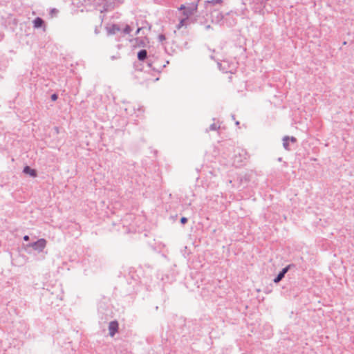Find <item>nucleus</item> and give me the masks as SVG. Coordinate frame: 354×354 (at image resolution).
<instances>
[{
	"label": "nucleus",
	"instance_id": "1",
	"mask_svg": "<svg viewBox=\"0 0 354 354\" xmlns=\"http://www.w3.org/2000/svg\"><path fill=\"white\" fill-rule=\"evenodd\" d=\"M46 245V241L44 239H40L37 241L30 244L28 246L32 248L35 250L42 251Z\"/></svg>",
	"mask_w": 354,
	"mask_h": 354
},
{
	"label": "nucleus",
	"instance_id": "2",
	"mask_svg": "<svg viewBox=\"0 0 354 354\" xmlns=\"http://www.w3.org/2000/svg\"><path fill=\"white\" fill-rule=\"evenodd\" d=\"M118 324L117 322H111L109 324V335L113 337L118 331Z\"/></svg>",
	"mask_w": 354,
	"mask_h": 354
},
{
	"label": "nucleus",
	"instance_id": "3",
	"mask_svg": "<svg viewBox=\"0 0 354 354\" xmlns=\"http://www.w3.org/2000/svg\"><path fill=\"white\" fill-rule=\"evenodd\" d=\"M291 265L287 266L286 268H284L277 275V277L274 279V282L277 283H279L285 274L290 269Z\"/></svg>",
	"mask_w": 354,
	"mask_h": 354
},
{
	"label": "nucleus",
	"instance_id": "4",
	"mask_svg": "<svg viewBox=\"0 0 354 354\" xmlns=\"http://www.w3.org/2000/svg\"><path fill=\"white\" fill-rule=\"evenodd\" d=\"M24 172L26 174L30 175V176L35 177L37 176V172L35 169H31L28 166H26L24 168Z\"/></svg>",
	"mask_w": 354,
	"mask_h": 354
},
{
	"label": "nucleus",
	"instance_id": "5",
	"mask_svg": "<svg viewBox=\"0 0 354 354\" xmlns=\"http://www.w3.org/2000/svg\"><path fill=\"white\" fill-rule=\"evenodd\" d=\"M147 53L146 50H141L138 53V58L140 61H143L147 58Z\"/></svg>",
	"mask_w": 354,
	"mask_h": 354
},
{
	"label": "nucleus",
	"instance_id": "6",
	"mask_svg": "<svg viewBox=\"0 0 354 354\" xmlns=\"http://www.w3.org/2000/svg\"><path fill=\"white\" fill-rule=\"evenodd\" d=\"M33 24H34V27L35 28H40L42 26V25L44 24V21L39 18V17H37L34 21H33Z\"/></svg>",
	"mask_w": 354,
	"mask_h": 354
},
{
	"label": "nucleus",
	"instance_id": "7",
	"mask_svg": "<svg viewBox=\"0 0 354 354\" xmlns=\"http://www.w3.org/2000/svg\"><path fill=\"white\" fill-rule=\"evenodd\" d=\"M222 2V0H211L207 1L208 3L212 5L221 4Z\"/></svg>",
	"mask_w": 354,
	"mask_h": 354
},
{
	"label": "nucleus",
	"instance_id": "8",
	"mask_svg": "<svg viewBox=\"0 0 354 354\" xmlns=\"http://www.w3.org/2000/svg\"><path fill=\"white\" fill-rule=\"evenodd\" d=\"M183 15L185 17V19H187L189 17V15H190V12L187 10H185V11H183Z\"/></svg>",
	"mask_w": 354,
	"mask_h": 354
},
{
	"label": "nucleus",
	"instance_id": "9",
	"mask_svg": "<svg viewBox=\"0 0 354 354\" xmlns=\"http://www.w3.org/2000/svg\"><path fill=\"white\" fill-rule=\"evenodd\" d=\"M187 218H185V217H182V218H181V219H180V222H181V223H183V224L186 223H187Z\"/></svg>",
	"mask_w": 354,
	"mask_h": 354
},
{
	"label": "nucleus",
	"instance_id": "10",
	"mask_svg": "<svg viewBox=\"0 0 354 354\" xmlns=\"http://www.w3.org/2000/svg\"><path fill=\"white\" fill-rule=\"evenodd\" d=\"M51 99L53 100V101H55L57 99V95L56 94H53L51 96Z\"/></svg>",
	"mask_w": 354,
	"mask_h": 354
},
{
	"label": "nucleus",
	"instance_id": "11",
	"mask_svg": "<svg viewBox=\"0 0 354 354\" xmlns=\"http://www.w3.org/2000/svg\"><path fill=\"white\" fill-rule=\"evenodd\" d=\"M124 31L127 32V33H129L130 31H131V29L129 27H127L125 29H124Z\"/></svg>",
	"mask_w": 354,
	"mask_h": 354
},
{
	"label": "nucleus",
	"instance_id": "12",
	"mask_svg": "<svg viewBox=\"0 0 354 354\" xmlns=\"http://www.w3.org/2000/svg\"><path fill=\"white\" fill-rule=\"evenodd\" d=\"M24 240L26 241H28L29 240V236H27V235L24 236Z\"/></svg>",
	"mask_w": 354,
	"mask_h": 354
},
{
	"label": "nucleus",
	"instance_id": "13",
	"mask_svg": "<svg viewBox=\"0 0 354 354\" xmlns=\"http://www.w3.org/2000/svg\"><path fill=\"white\" fill-rule=\"evenodd\" d=\"M180 10H185V6L184 5H182L180 8H179Z\"/></svg>",
	"mask_w": 354,
	"mask_h": 354
},
{
	"label": "nucleus",
	"instance_id": "14",
	"mask_svg": "<svg viewBox=\"0 0 354 354\" xmlns=\"http://www.w3.org/2000/svg\"><path fill=\"white\" fill-rule=\"evenodd\" d=\"M141 30V28H138L137 31H136V34H138L140 32V31Z\"/></svg>",
	"mask_w": 354,
	"mask_h": 354
},
{
	"label": "nucleus",
	"instance_id": "15",
	"mask_svg": "<svg viewBox=\"0 0 354 354\" xmlns=\"http://www.w3.org/2000/svg\"><path fill=\"white\" fill-rule=\"evenodd\" d=\"M291 141H292V142H295V138H293V137H292V138H291Z\"/></svg>",
	"mask_w": 354,
	"mask_h": 354
},
{
	"label": "nucleus",
	"instance_id": "16",
	"mask_svg": "<svg viewBox=\"0 0 354 354\" xmlns=\"http://www.w3.org/2000/svg\"><path fill=\"white\" fill-rule=\"evenodd\" d=\"M283 145H285L286 148H287V145H288V144H287L286 142H284V143H283Z\"/></svg>",
	"mask_w": 354,
	"mask_h": 354
}]
</instances>
